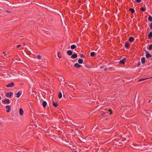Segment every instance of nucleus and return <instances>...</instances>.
<instances>
[{
	"mask_svg": "<svg viewBox=\"0 0 152 152\" xmlns=\"http://www.w3.org/2000/svg\"><path fill=\"white\" fill-rule=\"evenodd\" d=\"M145 53L146 54V58L152 57V55L149 53V52L148 51L145 50Z\"/></svg>",
	"mask_w": 152,
	"mask_h": 152,
	"instance_id": "4",
	"label": "nucleus"
},
{
	"mask_svg": "<svg viewBox=\"0 0 152 152\" xmlns=\"http://www.w3.org/2000/svg\"><path fill=\"white\" fill-rule=\"evenodd\" d=\"M1 97L0 96V100H1Z\"/></svg>",
	"mask_w": 152,
	"mask_h": 152,
	"instance_id": "48",
	"label": "nucleus"
},
{
	"mask_svg": "<svg viewBox=\"0 0 152 152\" xmlns=\"http://www.w3.org/2000/svg\"><path fill=\"white\" fill-rule=\"evenodd\" d=\"M57 55H58V57L59 58H61V53H60L59 52H58V53H57Z\"/></svg>",
	"mask_w": 152,
	"mask_h": 152,
	"instance_id": "23",
	"label": "nucleus"
},
{
	"mask_svg": "<svg viewBox=\"0 0 152 152\" xmlns=\"http://www.w3.org/2000/svg\"><path fill=\"white\" fill-rule=\"evenodd\" d=\"M140 10L142 11H145L146 10V8L143 7H142L140 8Z\"/></svg>",
	"mask_w": 152,
	"mask_h": 152,
	"instance_id": "25",
	"label": "nucleus"
},
{
	"mask_svg": "<svg viewBox=\"0 0 152 152\" xmlns=\"http://www.w3.org/2000/svg\"><path fill=\"white\" fill-rule=\"evenodd\" d=\"M148 38L149 39H150L152 38V32H150L148 35Z\"/></svg>",
	"mask_w": 152,
	"mask_h": 152,
	"instance_id": "17",
	"label": "nucleus"
},
{
	"mask_svg": "<svg viewBox=\"0 0 152 152\" xmlns=\"http://www.w3.org/2000/svg\"><path fill=\"white\" fill-rule=\"evenodd\" d=\"M135 1L137 3H140L141 2V0H135Z\"/></svg>",
	"mask_w": 152,
	"mask_h": 152,
	"instance_id": "37",
	"label": "nucleus"
},
{
	"mask_svg": "<svg viewBox=\"0 0 152 152\" xmlns=\"http://www.w3.org/2000/svg\"><path fill=\"white\" fill-rule=\"evenodd\" d=\"M146 115L147 116V117H149L150 116V113L148 112H146Z\"/></svg>",
	"mask_w": 152,
	"mask_h": 152,
	"instance_id": "30",
	"label": "nucleus"
},
{
	"mask_svg": "<svg viewBox=\"0 0 152 152\" xmlns=\"http://www.w3.org/2000/svg\"><path fill=\"white\" fill-rule=\"evenodd\" d=\"M42 105L44 108H45L47 105V103L45 101H43L42 102Z\"/></svg>",
	"mask_w": 152,
	"mask_h": 152,
	"instance_id": "15",
	"label": "nucleus"
},
{
	"mask_svg": "<svg viewBox=\"0 0 152 152\" xmlns=\"http://www.w3.org/2000/svg\"><path fill=\"white\" fill-rule=\"evenodd\" d=\"M151 100H149V101L148 102V103H150V102H151Z\"/></svg>",
	"mask_w": 152,
	"mask_h": 152,
	"instance_id": "43",
	"label": "nucleus"
},
{
	"mask_svg": "<svg viewBox=\"0 0 152 152\" xmlns=\"http://www.w3.org/2000/svg\"><path fill=\"white\" fill-rule=\"evenodd\" d=\"M149 27H150V28L152 30V22H151L150 23V24L149 25Z\"/></svg>",
	"mask_w": 152,
	"mask_h": 152,
	"instance_id": "36",
	"label": "nucleus"
},
{
	"mask_svg": "<svg viewBox=\"0 0 152 152\" xmlns=\"http://www.w3.org/2000/svg\"><path fill=\"white\" fill-rule=\"evenodd\" d=\"M76 47H77L75 45H71L70 47L72 49H74L75 48H76Z\"/></svg>",
	"mask_w": 152,
	"mask_h": 152,
	"instance_id": "21",
	"label": "nucleus"
},
{
	"mask_svg": "<svg viewBox=\"0 0 152 152\" xmlns=\"http://www.w3.org/2000/svg\"><path fill=\"white\" fill-rule=\"evenodd\" d=\"M151 78H152V77H151Z\"/></svg>",
	"mask_w": 152,
	"mask_h": 152,
	"instance_id": "50",
	"label": "nucleus"
},
{
	"mask_svg": "<svg viewBox=\"0 0 152 152\" xmlns=\"http://www.w3.org/2000/svg\"><path fill=\"white\" fill-rule=\"evenodd\" d=\"M129 11L132 12V13H133L135 12V11L134 9L132 8H130L129 9Z\"/></svg>",
	"mask_w": 152,
	"mask_h": 152,
	"instance_id": "19",
	"label": "nucleus"
},
{
	"mask_svg": "<svg viewBox=\"0 0 152 152\" xmlns=\"http://www.w3.org/2000/svg\"><path fill=\"white\" fill-rule=\"evenodd\" d=\"M3 53L4 54V56H6V55H7V54L6 53V52H4V51L3 52Z\"/></svg>",
	"mask_w": 152,
	"mask_h": 152,
	"instance_id": "39",
	"label": "nucleus"
},
{
	"mask_svg": "<svg viewBox=\"0 0 152 152\" xmlns=\"http://www.w3.org/2000/svg\"><path fill=\"white\" fill-rule=\"evenodd\" d=\"M41 56L40 55H38L37 56V58L38 59H40L41 58Z\"/></svg>",
	"mask_w": 152,
	"mask_h": 152,
	"instance_id": "33",
	"label": "nucleus"
},
{
	"mask_svg": "<svg viewBox=\"0 0 152 152\" xmlns=\"http://www.w3.org/2000/svg\"><path fill=\"white\" fill-rule=\"evenodd\" d=\"M126 59L125 58H123L122 60H120L119 63L122 65L124 64L126 62Z\"/></svg>",
	"mask_w": 152,
	"mask_h": 152,
	"instance_id": "2",
	"label": "nucleus"
},
{
	"mask_svg": "<svg viewBox=\"0 0 152 152\" xmlns=\"http://www.w3.org/2000/svg\"><path fill=\"white\" fill-rule=\"evenodd\" d=\"M53 107H56L58 106V104L56 102H55L54 101H53Z\"/></svg>",
	"mask_w": 152,
	"mask_h": 152,
	"instance_id": "13",
	"label": "nucleus"
},
{
	"mask_svg": "<svg viewBox=\"0 0 152 152\" xmlns=\"http://www.w3.org/2000/svg\"><path fill=\"white\" fill-rule=\"evenodd\" d=\"M15 85L14 83L13 82H11V83L8 84L7 85L6 87L7 88L11 87L14 86Z\"/></svg>",
	"mask_w": 152,
	"mask_h": 152,
	"instance_id": "5",
	"label": "nucleus"
},
{
	"mask_svg": "<svg viewBox=\"0 0 152 152\" xmlns=\"http://www.w3.org/2000/svg\"><path fill=\"white\" fill-rule=\"evenodd\" d=\"M104 66H100V69H103L104 67Z\"/></svg>",
	"mask_w": 152,
	"mask_h": 152,
	"instance_id": "40",
	"label": "nucleus"
},
{
	"mask_svg": "<svg viewBox=\"0 0 152 152\" xmlns=\"http://www.w3.org/2000/svg\"><path fill=\"white\" fill-rule=\"evenodd\" d=\"M62 96V94L61 92H60L58 94V97L59 99H61Z\"/></svg>",
	"mask_w": 152,
	"mask_h": 152,
	"instance_id": "26",
	"label": "nucleus"
},
{
	"mask_svg": "<svg viewBox=\"0 0 152 152\" xmlns=\"http://www.w3.org/2000/svg\"><path fill=\"white\" fill-rule=\"evenodd\" d=\"M78 2H79V3H80L81 2V1H78Z\"/></svg>",
	"mask_w": 152,
	"mask_h": 152,
	"instance_id": "46",
	"label": "nucleus"
},
{
	"mask_svg": "<svg viewBox=\"0 0 152 152\" xmlns=\"http://www.w3.org/2000/svg\"><path fill=\"white\" fill-rule=\"evenodd\" d=\"M7 109L6 110L7 113H9L10 112L11 110V106L10 105H7L5 107Z\"/></svg>",
	"mask_w": 152,
	"mask_h": 152,
	"instance_id": "6",
	"label": "nucleus"
},
{
	"mask_svg": "<svg viewBox=\"0 0 152 152\" xmlns=\"http://www.w3.org/2000/svg\"><path fill=\"white\" fill-rule=\"evenodd\" d=\"M23 83H22L21 84V85H23Z\"/></svg>",
	"mask_w": 152,
	"mask_h": 152,
	"instance_id": "49",
	"label": "nucleus"
},
{
	"mask_svg": "<svg viewBox=\"0 0 152 152\" xmlns=\"http://www.w3.org/2000/svg\"><path fill=\"white\" fill-rule=\"evenodd\" d=\"M21 46V45H18L17 46V48H18L19 47H20Z\"/></svg>",
	"mask_w": 152,
	"mask_h": 152,
	"instance_id": "38",
	"label": "nucleus"
},
{
	"mask_svg": "<svg viewBox=\"0 0 152 152\" xmlns=\"http://www.w3.org/2000/svg\"><path fill=\"white\" fill-rule=\"evenodd\" d=\"M25 43H23V45H25Z\"/></svg>",
	"mask_w": 152,
	"mask_h": 152,
	"instance_id": "47",
	"label": "nucleus"
},
{
	"mask_svg": "<svg viewBox=\"0 0 152 152\" xmlns=\"http://www.w3.org/2000/svg\"><path fill=\"white\" fill-rule=\"evenodd\" d=\"M148 49L149 50H152V44L149 45L148 47Z\"/></svg>",
	"mask_w": 152,
	"mask_h": 152,
	"instance_id": "24",
	"label": "nucleus"
},
{
	"mask_svg": "<svg viewBox=\"0 0 152 152\" xmlns=\"http://www.w3.org/2000/svg\"><path fill=\"white\" fill-rule=\"evenodd\" d=\"M19 113L20 115H23V111L22 108H20L19 110Z\"/></svg>",
	"mask_w": 152,
	"mask_h": 152,
	"instance_id": "10",
	"label": "nucleus"
},
{
	"mask_svg": "<svg viewBox=\"0 0 152 152\" xmlns=\"http://www.w3.org/2000/svg\"><path fill=\"white\" fill-rule=\"evenodd\" d=\"M6 12H8V13L10 12H9V11L6 10Z\"/></svg>",
	"mask_w": 152,
	"mask_h": 152,
	"instance_id": "45",
	"label": "nucleus"
},
{
	"mask_svg": "<svg viewBox=\"0 0 152 152\" xmlns=\"http://www.w3.org/2000/svg\"><path fill=\"white\" fill-rule=\"evenodd\" d=\"M66 53H67V54L69 56L71 55L72 54V51L70 50H67V51Z\"/></svg>",
	"mask_w": 152,
	"mask_h": 152,
	"instance_id": "14",
	"label": "nucleus"
},
{
	"mask_svg": "<svg viewBox=\"0 0 152 152\" xmlns=\"http://www.w3.org/2000/svg\"><path fill=\"white\" fill-rule=\"evenodd\" d=\"M107 69L106 67L104 68V70L105 71H107Z\"/></svg>",
	"mask_w": 152,
	"mask_h": 152,
	"instance_id": "41",
	"label": "nucleus"
},
{
	"mask_svg": "<svg viewBox=\"0 0 152 152\" xmlns=\"http://www.w3.org/2000/svg\"><path fill=\"white\" fill-rule=\"evenodd\" d=\"M77 53H75L73 54H72L71 57L75 59L77 58Z\"/></svg>",
	"mask_w": 152,
	"mask_h": 152,
	"instance_id": "7",
	"label": "nucleus"
},
{
	"mask_svg": "<svg viewBox=\"0 0 152 152\" xmlns=\"http://www.w3.org/2000/svg\"><path fill=\"white\" fill-rule=\"evenodd\" d=\"M109 69H110V70H111L112 69V68L111 67H110Z\"/></svg>",
	"mask_w": 152,
	"mask_h": 152,
	"instance_id": "42",
	"label": "nucleus"
},
{
	"mask_svg": "<svg viewBox=\"0 0 152 152\" xmlns=\"http://www.w3.org/2000/svg\"><path fill=\"white\" fill-rule=\"evenodd\" d=\"M106 113L108 114V112H102V113L101 114V115H105Z\"/></svg>",
	"mask_w": 152,
	"mask_h": 152,
	"instance_id": "32",
	"label": "nucleus"
},
{
	"mask_svg": "<svg viewBox=\"0 0 152 152\" xmlns=\"http://www.w3.org/2000/svg\"><path fill=\"white\" fill-rule=\"evenodd\" d=\"M2 101L3 102L8 104L10 103L11 102L10 100L8 99H3L2 100Z\"/></svg>",
	"mask_w": 152,
	"mask_h": 152,
	"instance_id": "1",
	"label": "nucleus"
},
{
	"mask_svg": "<svg viewBox=\"0 0 152 152\" xmlns=\"http://www.w3.org/2000/svg\"><path fill=\"white\" fill-rule=\"evenodd\" d=\"M148 20L150 22L152 21V17L149 15L148 18Z\"/></svg>",
	"mask_w": 152,
	"mask_h": 152,
	"instance_id": "22",
	"label": "nucleus"
},
{
	"mask_svg": "<svg viewBox=\"0 0 152 152\" xmlns=\"http://www.w3.org/2000/svg\"><path fill=\"white\" fill-rule=\"evenodd\" d=\"M80 56L81 58H84L85 57V56L83 55V54L80 53Z\"/></svg>",
	"mask_w": 152,
	"mask_h": 152,
	"instance_id": "34",
	"label": "nucleus"
},
{
	"mask_svg": "<svg viewBox=\"0 0 152 152\" xmlns=\"http://www.w3.org/2000/svg\"><path fill=\"white\" fill-rule=\"evenodd\" d=\"M108 112H110V113H109V114H110V115H111V114H112V113H113V112H112V110H111V109H109V110H108Z\"/></svg>",
	"mask_w": 152,
	"mask_h": 152,
	"instance_id": "35",
	"label": "nucleus"
},
{
	"mask_svg": "<svg viewBox=\"0 0 152 152\" xmlns=\"http://www.w3.org/2000/svg\"><path fill=\"white\" fill-rule=\"evenodd\" d=\"M130 44L127 42H126L125 44V47L126 48H128L130 47Z\"/></svg>",
	"mask_w": 152,
	"mask_h": 152,
	"instance_id": "8",
	"label": "nucleus"
},
{
	"mask_svg": "<svg viewBox=\"0 0 152 152\" xmlns=\"http://www.w3.org/2000/svg\"><path fill=\"white\" fill-rule=\"evenodd\" d=\"M141 63L142 64H144L145 62V58L144 57H143L141 59Z\"/></svg>",
	"mask_w": 152,
	"mask_h": 152,
	"instance_id": "11",
	"label": "nucleus"
},
{
	"mask_svg": "<svg viewBox=\"0 0 152 152\" xmlns=\"http://www.w3.org/2000/svg\"><path fill=\"white\" fill-rule=\"evenodd\" d=\"M74 66L75 67L79 68L81 67V66L78 63H75L74 64Z\"/></svg>",
	"mask_w": 152,
	"mask_h": 152,
	"instance_id": "12",
	"label": "nucleus"
},
{
	"mask_svg": "<svg viewBox=\"0 0 152 152\" xmlns=\"http://www.w3.org/2000/svg\"><path fill=\"white\" fill-rule=\"evenodd\" d=\"M148 79V78L140 79H139L138 80V81L140 82V81H143V80H146V79Z\"/></svg>",
	"mask_w": 152,
	"mask_h": 152,
	"instance_id": "28",
	"label": "nucleus"
},
{
	"mask_svg": "<svg viewBox=\"0 0 152 152\" xmlns=\"http://www.w3.org/2000/svg\"><path fill=\"white\" fill-rule=\"evenodd\" d=\"M85 66L87 68H88L89 69L90 68H91V66L89 65L86 64V65H85Z\"/></svg>",
	"mask_w": 152,
	"mask_h": 152,
	"instance_id": "31",
	"label": "nucleus"
},
{
	"mask_svg": "<svg viewBox=\"0 0 152 152\" xmlns=\"http://www.w3.org/2000/svg\"><path fill=\"white\" fill-rule=\"evenodd\" d=\"M140 64H141V63L140 62H137L136 64V66H137V67H139L140 66Z\"/></svg>",
	"mask_w": 152,
	"mask_h": 152,
	"instance_id": "29",
	"label": "nucleus"
},
{
	"mask_svg": "<svg viewBox=\"0 0 152 152\" xmlns=\"http://www.w3.org/2000/svg\"><path fill=\"white\" fill-rule=\"evenodd\" d=\"M118 146H123V144L121 142H119L118 143Z\"/></svg>",
	"mask_w": 152,
	"mask_h": 152,
	"instance_id": "27",
	"label": "nucleus"
},
{
	"mask_svg": "<svg viewBox=\"0 0 152 152\" xmlns=\"http://www.w3.org/2000/svg\"><path fill=\"white\" fill-rule=\"evenodd\" d=\"M96 55V53L94 52H92L90 53V56L91 57L94 56Z\"/></svg>",
	"mask_w": 152,
	"mask_h": 152,
	"instance_id": "20",
	"label": "nucleus"
},
{
	"mask_svg": "<svg viewBox=\"0 0 152 152\" xmlns=\"http://www.w3.org/2000/svg\"><path fill=\"white\" fill-rule=\"evenodd\" d=\"M22 93V91H18L16 94V97L17 98H19L20 95Z\"/></svg>",
	"mask_w": 152,
	"mask_h": 152,
	"instance_id": "9",
	"label": "nucleus"
},
{
	"mask_svg": "<svg viewBox=\"0 0 152 152\" xmlns=\"http://www.w3.org/2000/svg\"><path fill=\"white\" fill-rule=\"evenodd\" d=\"M78 63L79 64H82L83 62V60L81 58H79L78 60Z\"/></svg>",
	"mask_w": 152,
	"mask_h": 152,
	"instance_id": "18",
	"label": "nucleus"
},
{
	"mask_svg": "<svg viewBox=\"0 0 152 152\" xmlns=\"http://www.w3.org/2000/svg\"><path fill=\"white\" fill-rule=\"evenodd\" d=\"M13 94V93L12 92H10L7 93L5 94V96L7 97H10L12 96Z\"/></svg>",
	"mask_w": 152,
	"mask_h": 152,
	"instance_id": "3",
	"label": "nucleus"
},
{
	"mask_svg": "<svg viewBox=\"0 0 152 152\" xmlns=\"http://www.w3.org/2000/svg\"><path fill=\"white\" fill-rule=\"evenodd\" d=\"M134 40V38L132 37H130L129 39V42H132Z\"/></svg>",
	"mask_w": 152,
	"mask_h": 152,
	"instance_id": "16",
	"label": "nucleus"
},
{
	"mask_svg": "<svg viewBox=\"0 0 152 152\" xmlns=\"http://www.w3.org/2000/svg\"><path fill=\"white\" fill-rule=\"evenodd\" d=\"M2 125V124L0 122V126H1V125Z\"/></svg>",
	"mask_w": 152,
	"mask_h": 152,
	"instance_id": "44",
	"label": "nucleus"
}]
</instances>
